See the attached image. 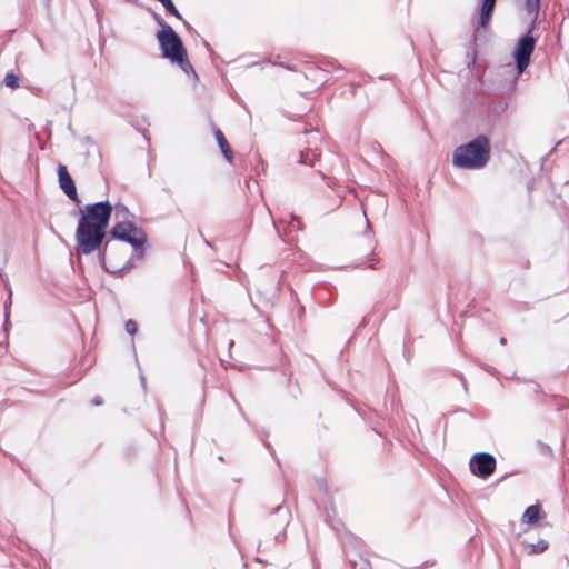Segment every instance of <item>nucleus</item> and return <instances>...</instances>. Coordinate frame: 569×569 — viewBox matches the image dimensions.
Wrapping results in <instances>:
<instances>
[{
	"instance_id": "obj_10",
	"label": "nucleus",
	"mask_w": 569,
	"mask_h": 569,
	"mask_svg": "<svg viewBox=\"0 0 569 569\" xmlns=\"http://www.w3.org/2000/svg\"><path fill=\"white\" fill-rule=\"evenodd\" d=\"M214 137L217 139V142L221 149V152L223 153L224 158L228 160V161H231L232 160V150L227 141V139L224 138L222 131L220 129H214Z\"/></svg>"
},
{
	"instance_id": "obj_13",
	"label": "nucleus",
	"mask_w": 569,
	"mask_h": 569,
	"mask_svg": "<svg viewBox=\"0 0 569 569\" xmlns=\"http://www.w3.org/2000/svg\"><path fill=\"white\" fill-rule=\"evenodd\" d=\"M318 154L312 150H306L300 152V159L299 162L313 166L315 161L317 160Z\"/></svg>"
},
{
	"instance_id": "obj_12",
	"label": "nucleus",
	"mask_w": 569,
	"mask_h": 569,
	"mask_svg": "<svg viewBox=\"0 0 569 569\" xmlns=\"http://www.w3.org/2000/svg\"><path fill=\"white\" fill-rule=\"evenodd\" d=\"M548 542L543 539L538 540L536 543H527L526 548L528 549L529 555H538L542 553L548 549Z\"/></svg>"
},
{
	"instance_id": "obj_9",
	"label": "nucleus",
	"mask_w": 569,
	"mask_h": 569,
	"mask_svg": "<svg viewBox=\"0 0 569 569\" xmlns=\"http://www.w3.org/2000/svg\"><path fill=\"white\" fill-rule=\"evenodd\" d=\"M542 515V509L539 503L529 506L522 513L521 521L523 523L533 525Z\"/></svg>"
},
{
	"instance_id": "obj_8",
	"label": "nucleus",
	"mask_w": 569,
	"mask_h": 569,
	"mask_svg": "<svg viewBox=\"0 0 569 569\" xmlns=\"http://www.w3.org/2000/svg\"><path fill=\"white\" fill-rule=\"evenodd\" d=\"M496 1L497 0H483L479 18V23L481 27L487 28L489 26Z\"/></svg>"
},
{
	"instance_id": "obj_11",
	"label": "nucleus",
	"mask_w": 569,
	"mask_h": 569,
	"mask_svg": "<svg viewBox=\"0 0 569 569\" xmlns=\"http://www.w3.org/2000/svg\"><path fill=\"white\" fill-rule=\"evenodd\" d=\"M525 8L529 14H532V20L529 27V33L533 30L536 21L540 11V0H525Z\"/></svg>"
},
{
	"instance_id": "obj_3",
	"label": "nucleus",
	"mask_w": 569,
	"mask_h": 569,
	"mask_svg": "<svg viewBox=\"0 0 569 569\" xmlns=\"http://www.w3.org/2000/svg\"><path fill=\"white\" fill-rule=\"evenodd\" d=\"M157 22L161 27L157 32V39L162 56L172 63L179 64L184 72L193 71L191 63L187 59V52L180 37L162 18L157 17Z\"/></svg>"
},
{
	"instance_id": "obj_2",
	"label": "nucleus",
	"mask_w": 569,
	"mask_h": 569,
	"mask_svg": "<svg viewBox=\"0 0 569 569\" xmlns=\"http://www.w3.org/2000/svg\"><path fill=\"white\" fill-rule=\"evenodd\" d=\"M490 158V142L486 136H478L470 142L457 147L452 163L460 169H481Z\"/></svg>"
},
{
	"instance_id": "obj_16",
	"label": "nucleus",
	"mask_w": 569,
	"mask_h": 569,
	"mask_svg": "<svg viewBox=\"0 0 569 569\" xmlns=\"http://www.w3.org/2000/svg\"><path fill=\"white\" fill-rule=\"evenodd\" d=\"M124 328L129 335H133L137 331V323L133 320H128L124 325Z\"/></svg>"
},
{
	"instance_id": "obj_14",
	"label": "nucleus",
	"mask_w": 569,
	"mask_h": 569,
	"mask_svg": "<svg viewBox=\"0 0 569 569\" xmlns=\"http://www.w3.org/2000/svg\"><path fill=\"white\" fill-rule=\"evenodd\" d=\"M3 83L11 89H17L19 88V78L12 72L7 73Z\"/></svg>"
},
{
	"instance_id": "obj_20",
	"label": "nucleus",
	"mask_w": 569,
	"mask_h": 569,
	"mask_svg": "<svg viewBox=\"0 0 569 569\" xmlns=\"http://www.w3.org/2000/svg\"><path fill=\"white\" fill-rule=\"evenodd\" d=\"M92 402H93V405L99 406V405H101V403H102V400H101V398H100V397H94V398H93V400H92Z\"/></svg>"
},
{
	"instance_id": "obj_21",
	"label": "nucleus",
	"mask_w": 569,
	"mask_h": 569,
	"mask_svg": "<svg viewBox=\"0 0 569 569\" xmlns=\"http://www.w3.org/2000/svg\"><path fill=\"white\" fill-rule=\"evenodd\" d=\"M10 305H11V298L9 297V302H7V303L4 305V308H6V316H7V317H8V308H9V306H10Z\"/></svg>"
},
{
	"instance_id": "obj_15",
	"label": "nucleus",
	"mask_w": 569,
	"mask_h": 569,
	"mask_svg": "<svg viewBox=\"0 0 569 569\" xmlns=\"http://www.w3.org/2000/svg\"><path fill=\"white\" fill-rule=\"evenodd\" d=\"M128 209L122 206V204H118L116 206V218L119 219V218H126L128 216Z\"/></svg>"
},
{
	"instance_id": "obj_6",
	"label": "nucleus",
	"mask_w": 569,
	"mask_h": 569,
	"mask_svg": "<svg viewBox=\"0 0 569 569\" xmlns=\"http://www.w3.org/2000/svg\"><path fill=\"white\" fill-rule=\"evenodd\" d=\"M496 469V459L492 455L480 452L472 456L470 460L471 472L480 478L487 479Z\"/></svg>"
},
{
	"instance_id": "obj_5",
	"label": "nucleus",
	"mask_w": 569,
	"mask_h": 569,
	"mask_svg": "<svg viewBox=\"0 0 569 569\" xmlns=\"http://www.w3.org/2000/svg\"><path fill=\"white\" fill-rule=\"evenodd\" d=\"M535 46L536 39L529 33L521 37L517 42L513 57L516 59L517 70L519 73H522L528 67Z\"/></svg>"
},
{
	"instance_id": "obj_18",
	"label": "nucleus",
	"mask_w": 569,
	"mask_h": 569,
	"mask_svg": "<svg viewBox=\"0 0 569 569\" xmlns=\"http://www.w3.org/2000/svg\"><path fill=\"white\" fill-rule=\"evenodd\" d=\"M169 12L171 14H173L174 17L181 19V14H180V12L177 10V8L174 6H173V9L169 10Z\"/></svg>"
},
{
	"instance_id": "obj_4",
	"label": "nucleus",
	"mask_w": 569,
	"mask_h": 569,
	"mask_svg": "<svg viewBox=\"0 0 569 569\" xmlns=\"http://www.w3.org/2000/svg\"><path fill=\"white\" fill-rule=\"evenodd\" d=\"M110 233L112 238L130 243L133 248L134 257H143V246L147 241V236L142 229L137 228L132 222L120 221L114 224Z\"/></svg>"
},
{
	"instance_id": "obj_22",
	"label": "nucleus",
	"mask_w": 569,
	"mask_h": 569,
	"mask_svg": "<svg viewBox=\"0 0 569 569\" xmlns=\"http://www.w3.org/2000/svg\"><path fill=\"white\" fill-rule=\"evenodd\" d=\"M506 342H507L506 338H503V337H502V338H500V343H501V345H506Z\"/></svg>"
},
{
	"instance_id": "obj_7",
	"label": "nucleus",
	"mask_w": 569,
	"mask_h": 569,
	"mask_svg": "<svg viewBox=\"0 0 569 569\" xmlns=\"http://www.w3.org/2000/svg\"><path fill=\"white\" fill-rule=\"evenodd\" d=\"M58 179L60 188L63 190V192L72 200L78 202V194L76 184L69 174L67 167L63 164H59L58 167Z\"/></svg>"
},
{
	"instance_id": "obj_19",
	"label": "nucleus",
	"mask_w": 569,
	"mask_h": 569,
	"mask_svg": "<svg viewBox=\"0 0 569 569\" xmlns=\"http://www.w3.org/2000/svg\"><path fill=\"white\" fill-rule=\"evenodd\" d=\"M169 12L171 14H173L174 17L181 19V14H180V12L177 10V8L174 6H173V9L169 10Z\"/></svg>"
},
{
	"instance_id": "obj_1",
	"label": "nucleus",
	"mask_w": 569,
	"mask_h": 569,
	"mask_svg": "<svg viewBox=\"0 0 569 569\" xmlns=\"http://www.w3.org/2000/svg\"><path fill=\"white\" fill-rule=\"evenodd\" d=\"M80 212L81 217L76 230V252L88 256L99 251L100 260L103 261L108 242L102 251L101 246L112 213V206L108 201H100L86 206Z\"/></svg>"
},
{
	"instance_id": "obj_17",
	"label": "nucleus",
	"mask_w": 569,
	"mask_h": 569,
	"mask_svg": "<svg viewBox=\"0 0 569 569\" xmlns=\"http://www.w3.org/2000/svg\"><path fill=\"white\" fill-rule=\"evenodd\" d=\"M166 8L167 11L173 9V2L171 0H158Z\"/></svg>"
}]
</instances>
